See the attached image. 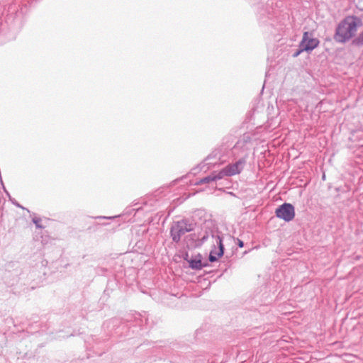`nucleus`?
Masks as SVG:
<instances>
[{
    "label": "nucleus",
    "mask_w": 363,
    "mask_h": 363,
    "mask_svg": "<svg viewBox=\"0 0 363 363\" xmlns=\"http://www.w3.org/2000/svg\"><path fill=\"white\" fill-rule=\"evenodd\" d=\"M334 38L340 43H345L354 38L355 43L362 44L363 21L354 16H347L338 25Z\"/></svg>",
    "instance_id": "1"
},
{
    "label": "nucleus",
    "mask_w": 363,
    "mask_h": 363,
    "mask_svg": "<svg viewBox=\"0 0 363 363\" xmlns=\"http://www.w3.org/2000/svg\"><path fill=\"white\" fill-rule=\"evenodd\" d=\"M319 43L320 42L318 38H313L312 33L306 31L303 34L302 40L299 44V48H302V50L309 52L317 48Z\"/></svg>",
    "instance_id": "2"
},
{
    "label": "nucleus",
    "mask_w": 363,
    "mask_h": 363,
    "mask_svg": "<svg viewBox=\"0 0 363 363\" xmlns=\"http://www.w3.org/2000/svg\"><path fill=\"white\" fill-rule=\"evenodd\" d=\"M276 216L285 221H291L295 216L294 206L290 203H284L277 208Z\"/></svg>",
    "instance_id": "3"
},
{
    "label": "nucleus",
    "mask_w": 363,
    "mask_h": 363,
    "mask_svg": "<svg viewBox=\"0 0 363 363\" xmlns=\"http://www.w3.org/2000/svg\"><path fill=\"white\" fill-rule=\"evenodd\" d=\"M244 160H239L235 164H230L226 166L225 168L218 172L220 179L224 177L233 176L240 174L242 169Z\"/></svg>",
    "instance_id": "4"
},
{
    "label": "nucleus",
    "mask_w": 363,
    "mask_h": 363,
    "mask_svg": "<svg viewBox=\"0 0 363 363\" xmlns=\"http://www.w3.org/2000/svg\"><path fill=\"white\" fill-rule=\"evenodd\" d=\"M191 230V228H186V223L184 221L177 222L171 228V234L173 240L178 242L180 240L182 235L184 234L186 232L190 231Z\"/></svg>",
    "instance_id": "5"
},
{
    "label": "nucleus",
    "mask_w": 363,
    "mask_h": 363,
    "mask_svg": "<svg viewBox=\"0 0 363 363\" xmlns=\"http://www.w3.org/2000/svg\"><path fill=\"white\" fill-rule=\"evenodd\" d=\"M189 266L192 269H201L203 266H205L204 264H202L201 259V255H199L198 256L195 257V258L190 259L189 261Z\"/></svg>",
    "instance_id": "6"
},
{
    "label": "nucleus",
    "mask_w": 363,
    "mask_h": 363,
    "mask_svg": "<svg viewBox=\"0 0 363 363\" xmlns=\"http://www.w3.org/2000/svg\"><path fill=\"white\" fill-rule=\"evenodd\" d=\"M218 244H219V252L217 253V257L213 255V252H211L209 255V260L211 262H215L217 260L218 257H220L223 255V245L222 243V240L220 237H218Z\"/></svg>",
    "instance_id": "7"
},
{
    "label": "nucleus",
    "mask_w": 363,
    "mask_h": 363,
    "mask_svg": "<svg viewBox=\"0 0 363 363\" xmlns=\"http://www.w3.org/2000/svg\"><path fill=\"white\" fill-rule=\"evenodd\" d=\"M220 179V176L219 175L218 172H214L211 173L209 176L204 177L203 179H201L199 184H203V183H209L213 181Z\"/></svg>",
    "instance_id": "8"
},
{
    "label": "nucleus",
    "mask_w": 363,
    "mask_h": 363,
    "mask_svg": "<svg viewBox=\"0 0 363 363\" xmlns=\"http://www.w3.org/2000/svg\"><path fill=\"white\" fill-rule=\"evenodd\" d=\"M304 50H302V48H300V49L294 54V57H296L297 56H298L302 52H303Z\"/></svg>",
    "instance_id": "9"
},
{
    "label": "nucleus",
    "mask_w": 363,
    "mask_h": 363,
    "mask_svg": "<svg viewBox=\"0 0 363 363\" xmlns=\"http://www.w3.org/2000/svg\"><path fill=\"white\" fill-rule=\"evenodd\" d=\"M243 245H244L243 242L242 240H238V246L240 247H242Z\"/></svg>",
    "instance_id": "10"
}]
</instances>
